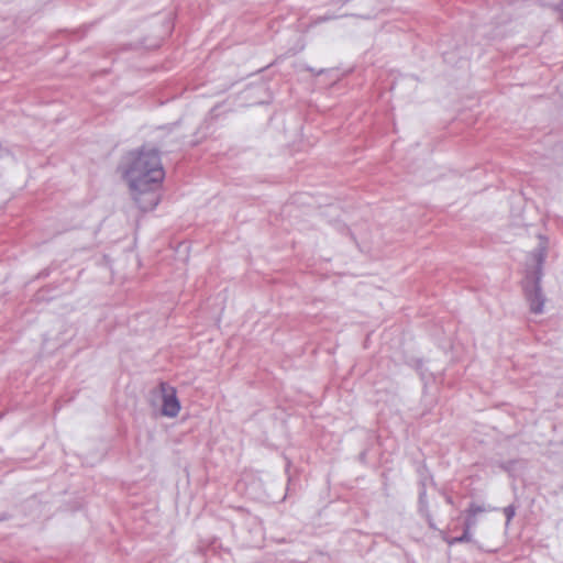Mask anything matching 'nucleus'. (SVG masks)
<instances>
[{
    "mask_svg": "<svg viewBox=\"0 0 563 563\" xmlns=\"http://www.w3.org/2000/svg\"><path fill=\"white\" fill-rule=\"evenodd\" d=\"M123 178L141 211L153 210L158 205L165 170L157 151L141 148L129 153Z\"/></svg>",
    "mask_w": 563,
    "mask_h": 563,
    "instance_id": "f257e3e1",
    "label": "nucleus"
},
{
    "mask_svg": "<svg viewBox=\"0 0 563 563\" xmlns=\"http://www.w3.org/2000/svg\"><path fill=\"white\" fill-rule=\"evenodd\" d=\"M545 258V247L541 246L531 254L526 261L525 278L522 288L525 298L532 313H542L544 310V297L541 291L540 280L542 275V265Z\"/></svg>",
    "mask_w": 563,
    "mask_h": 563,
    "instance_id": "f03ea898",
    "label": "nucleus"
},
{
    "mask_svg": "<svg viewBox=\"0 0 563 563\" xmlns=\"http://www.w3.org/2000/svg\"><path fill=\"white\" fill-rule=\"evenodd\" d=\"M479 511H483V509L481 507H478V506H471L470 509H468V514L471 516H474V515H476Z\"/></svg>",
    "mask_w": 563,
    "mask_h": 563,
    "instance_id": "39448f33",
    "label": "nucleus"
},
{
    "mask_svg": "<svg viewBox=\"0 0 563 563\" xmlns=\"http://www.w3.org/2000/svg\"><path fill=\"white\" fill-rule=\"evenodd\" d=\"M471 541V536H470V527L467 526L464 533L459 537V538H453L451 540L448 541V543L450 545L454 544V543H461V542H470Z\"/></svg>",
    "mask_w": 563,
    "mask_h": 563,
    "instance_id": "20e7f679",
    "label": "nucleus"
},
{
    "mask_svg": "<svg viewBox=\"0 0 563 563\" xmlns=\"http://www.w3.org/2000/svg\"><path fill=\"white\" fill-rule=\"evenodd\" d=\"M161 391L163 395V405H162V413L163 416L174 418L180 411V402L176 395V389L172 386H168L165 383H161L159 385Z\"/></svg>",
    "mask_w": 563,
    "mask_h": 563,
    "instance_id": "7ed1b4c3",
    "label": "nucleus"
}]
</instances>
